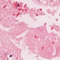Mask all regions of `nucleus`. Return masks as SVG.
Listing matches in <instances>:
<instances>
[{
  "instance_id": "nucleus-1",
  "label": "nucleus",
  "mask_w": 60,
  "mask_h": 60,
  "mask_svg": "<svg viewBox=\"0 0 60 60\" xmlns=\"http://www.w3.org/2000/svg\"><path fill=\"white\" fill-rule=\"evenodd\" d=\"M12 55H10V57H12Z\"/></svg>"
},
{
  "instance_id": "nucleus-2",
  "label": "nucleus",
  "mask_w": 60,
  "mask_h": 60,
  "mask_svg": "<svg viewBox=\"0 0 60 60\" xmlns=\"http://www.w3.org/2000/svg\"><path fill=\"white\" fill-rule=\"evenodd\" d=\"M19 6V4H18V6Z\"/></svg>"
}]
</instances>
